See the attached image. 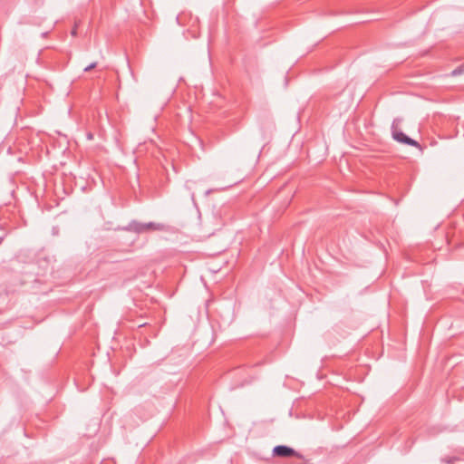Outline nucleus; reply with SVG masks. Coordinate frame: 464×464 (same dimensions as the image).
<instances>
[{"label":"nucleus","mask_w":464,"mask_h":464,"mask_svg":"<svg viewBox=\"0 0 464 464\" xmlns=\"http://www.w3.org/2000/svg\"><path fill=\"white\" fill-rule=\"evenodd\" d=\"M401 121L397 118V119H394L392 123L391 130H392V136L393 140H395L396 141L402 143V144H406V145L412 146L415 148H420V145L417 140L410 138L409 136L404 134L400 130L399 126H400Z\"/></svg>","instance_id":"obj_1"},{"label":"nucleus","mask_w":464,"mask_h":464,"mask_svg":"<svg viewBox=\"0 0 464 464\" xmlns=\"http://www.w3.org/2000/svg\"><path fill=\"white\" fill-rule=\"evenodd\" d=\"M273 454L276 457L288 458L295 456L298 459H303V455L295 451L293 448L285 445H277L273 449Z\"/></svg>","instance_id":"obj_2"},{"label":"nucleus","mask_w":464,"mask_h":464,"mask_svg":"<svg viewBox=\"0 0 464 464\" xmlns=\"http://www.w3.org/2000/svg\"><path fill=\"white\" fill-rule=\"evenodd\" d=\"M123 229L126 231H130V232L137 233V234H141V233L146 232L145 224L138 222L136 220L130 222L129 225L127 227H125Z\"/></svg>","instance_id":"obj_3"},{"label":"nucleus","mask_w":464,"mask_h":464,"mask_svg":"<svg viewBox=\"0 0 464 464\" xmlns=\"http://www.w3.org/2000/svg\"><path fill=\"white\" fill-rule=\"evenodd\" d=\"M145 224L146 232L149 230H162L164 228V225L155 222H148Z\"/></svg>","instance_id":"obj_4"},{"label":"nucleus","mask_w":464,"mask_h":464,"mask_svg":"<svg viewBox=\"0 0 464 464\" xmlns=\"http://www.w3.org/2000/svg\"><path fill=\"white\" fill-rule=\"evenodd\" d=\"M456 459L455 457H447V458H443L441 459V462H444L446 464H450L452 463L454 460Z\"/></svg>","instance_id":"obj_5"},{"label":"nucleus","mask_w":464,"mask_h":464,"mask_svg":"<svg viewBox=\"0 0 464 464\" xmlns=\"http://www.w3.org/2000/svg\"><path fill=\"white\" fill-rule=\"evenodd\" d=\"M97 66V63L94 62V63H90L88 66H86L83 71L84 72H90L91 70L94 69L95 67Z\"/></svg>","instance_id":"obj_6"},{"label":"nucleus","mask_w":464,"mask_h":464,"mask_svg":"<svg viewBox=\"0 0 464 464\" xmlns=\"http://www.w3.org/2000/svg\"><path fill=\"white\" fill-rule=\"evenodd\" d=\"M462 72H463V69H462V67H459V68H457V69H455V70H453V71L451 72V75H453V76H457V75L461 74Z\"/></svg>","instance_id":"obj_7"},{"label":"nucleus","mask_w":464,"mask_h":464,"mask_svg":"<svg viewBox=\"0 0 464 464\" xmlns=\"http://www.w3.org/2000/svg\"><path fill=\"white\" fill-rule=\"evenodd\" d=\"M5 237H0V245L3 243Z\"/></svg>","instance_id":"obj_8"},{"label":"nucleus","mask_w":464,"mask_h":464,"mask_svg":"<svg viewBox=\"0 0 464 464\" xmlns=\"http://www.w3.org/2000/svg\"><path fill=\"white\" fill-rule=\"evenodd\" d=\"M72 35H75V34H76V29H73V30L72 31Z\"/></svg>","instance_id":"obj_9"},{"label":"nucleus","mask_w":464,"mask_h":464,"mask_svg":"<svg viewBox=\"0 0 464 464\" xmlns=\"http://www.w3.org/2000/svg\"><path fill=\"white\" fill-rule=\"evenodd\" d=\"M191 199L194 201L195 200V195L194 193H191Z\"/></svg>","instance_id":"obj_10"},{"label":"nucleus","mask_w":464,"mask_h":464,"mask_svg":"<svg viewBox=\"0 0 464 464\" xmlns=\"http://www.w3.org/2000/svg\"><path fill=\"white\" fill-rule=\"evenodd\" d=\"M88 138H89V139H92V134H89V135H88Z\"/></svg>","instance_id":"obj_11"},{"label":"nucleus","mask_w":464,"mask_h":464,"mask_svg":"<svg viewBox=\"0 0 464 464\" xmlns=\"http://www.w3.org/2000/svg\"><path fill=\"white\" fill-rule=\"evenodd\" d=\"M210 193V190L206 191V195H208Z\"/></svg>","instance_id":"obj_12"}]
</instances>
